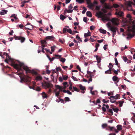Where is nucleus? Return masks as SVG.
<instances>
[{
    "label": "nucleus",
    "instance_id": "9b49d317",
    "mask_svg": "<svg viewBox=\"0 0 135 135\" xmlns=\"http://www.w3.org/2000/svg\"><path fill=\"white\" fill-rule=\"evenodd\" d=\"M112 79L114 81L116 82L115 83L116 84L119 81V79L117 76H114L112 78Z\"/></svg>",
    "mask_w": 135,
    "mask_h": 135
},
{
    "label": "nucleus",
    "instance_id": "c9c22d12",
    "mask_svg": "<svg viewBox=\"0 0 135 135\" xmlns=\"http://www.w3.org/2000/svg\"><path fill=\"white\" fill-rule=\"evenodd\" d=\"M112 109L115 112H117L119 110L117 108H113Z\"/></svg>",
    "mask_w": 135,
    "mask_h": 135
},
{
    "label": "nucleus",
    "instance_id": "7c9ffc66",
    "mask_svg": "<svg viewBox=\"0 0 135 135\" xmlns=\"http://www.w3.org/2000/svg\"><path fill=\"white\" fill-rule=\"evenodd\" d=\"M66 59L62 57L61 58L60 61L62 63H64Z\"/></svg>",
    "mask_w": 135,
    "mask_h": 135
},
{
    "label": "nucleus",
    "instance_id": "4d7b16f0",
    "mask_svg": "<svg viewBox=\"0 0 135 135\" xmlns=\"http://www.w3.org/2000/svg\"><path fill=\"white\" fill-rule=\"evenodd\" d=\"M87 72L88 74L89 75V76H92L91 74L92 73V72H91L89 71H87Z\"/></svg>",
    "mask_w": 135,
    "mask_h": 135
},
{
    "label": "nucleus",
    "instance_id": "0e129e2a",
    "mask_svg": "<svg viewBox=\"0 0 135 135\" xmlns=\"http://www.w3.org/2000/svg\"><path fill=\"white\" fill-rule=\"evenodd\" d=\"M87 17H84L83 18V21H84L85 22H86L87 21Z\"/></svg>",
    "mask_w": 135,
    "mask_h": 135
},
{
    "label": "nucleus",
    "instance_id": "1a4fd4ad",
    "mask_svg": "<svg viewBox=\"0 0 135 135\" xmlns=\"http://www.w3.org/2000/svg\"><path fill=\"white\" fill-rule=\"evenodd\" d=\"M55 87L56 89L55 90V91H57V89H59V90L56 92L57 93H59L60 94V91H62V87L58 85H55Z\"/></svg>",
    "mask_w": 135,
    "mask_h": 135
},
{
    "label": "nucleus",
    "instance_id": "58836bf2",
    "mask_svg": "<svg viewBox=\"0 0 135 135\" xmlns=\"http://www.w3.org/2000/svg\"><path fill=\"white\" fill-rule=\"evenodd\" d=\"M71 78L75 81H78V79L76 78L75 77H74L73 76H72L71 77Z\"/></svg>",
    "mask_w": 135,
    "mask_h": 135
},
{
    "label": "nucleus",
    "instance_id": "de8ad7c7",
    "mask_svg": "<svg viewBox=\"0 0 135 135\" xmlns=\"http://www.w3.org/2000/svg\"><path fill=\"white\" fill-rule=\"evenodd\" d=\"M95 28V27L93 26H91L90 27V29L91 30H93Z\"/></svg>",
    "mask_w": 135,
    "mask_h": 135
},
{
    "label": "nucleus",
    "instance_id": "09e8293b",
    "mask_svg": "<svg viewBox=\"0 0 135 135\" xmlns=\"http://www.w3.org/2000/svg\"><path fill=\"white\" fill-rule=\"evenodd\" d=\"M98 63H99L100 62L101 58L100 57H99L96 59Z\"/></svg>",
    "mask_w": 135,
    "mask_h": 135
},
{
    "label": "nucleus",
    "instance_id": "e2e57ef3",
    "mask_svg": "<svg viewBox=\"0 0 135 135\" xmlns=\"http://www.w3.org/2000/svg\"><path fill=\"white\" fill-rule=\"evenodd\" d=\"M56 71H58L59 70H61L60 67H57L56 68Z\"/></svg>",
    "mask_w": 135,
    "mask_h": 135
},
{
    "label": "nucleus",
    "instance_id": "a18cd8bd",
    "mask_svg": "<svg viewBox=\"0 0 135 135\" xmlns=\"http://www.w3.org/2000/svg\"><path fill=\"white\" fill-rule=\"evenodd\" d=\"M68 8L70 9H72L73 8L72 4H70Z\"/></svg>",
    "mask_w": 135,
    "mask_h": 135
},
{
    "label": "nucleus",
    "instance_id": "a211bd4d",
    "mask_svg": "<svg viewBox=\"0 0 135 135\" xmlns=\"http://www.w3.org/2000/svg\"><path fill=\"white\" fill-rule=\"evenodd\" d=\"M86 15L88 16L89 17H91L92 16V14L91 13V12L90 11H87L86 13Z\"/></svg>",
    "mask_w": 135,
    "mask_h": 135
},
{
    "label": "nucleus",
    "instance_id": "0eeeda50",
    "mask_svg": "<svg viewBox=\"0 0 135 135\" xmlns=\"http://www.w3.org/2000/svg\"><path fill=\"white\" fill-rule=\"evenodd\" d=\"M110 29L113 33V37L116 34V31L118 30V28L116 27L112 26Z\"/></svg>",
    "mask_w": 135,
    "mask_h": 135
},
{
    "label": "nucleus",
    "instance_id": "6e6552de",
    "mask_svg": "<svg viewBox=\"0 0 135 135\" xmlns=\"http://www.w3.org/2000/svg\"><path fill=\"white\" fill-rule=\"evenodd\" d=\"M62 31L63 33L64 34L66 33V32L70 34H72V31L70 28L67 29L66 28H64L62 30Z\"/></svg>",
    "mask_w": 135,
    "mask_h": 135
},
{
    "label": "nucleus",
    "instance_id": "4be33fe9",
    "mask_svg": "<svg viewBox=\"0 0 135 135\" xmlns=\"http://www.w3.org/2000/svg\"><path fill=\"white\" fill-rule=\"evenodd\" d=\"M11 17H13L14 18L15 20V22H17L16 21V20H17L18 18L16 16V15L15 14H12L11 16Z\"/></svg>",
    "mask_w": 135,
    "mask_h": 135
},
{
    "label": "nucleus",
    "instance_id": "6ab92c4d",
    "mask_svg": "<svg viewBox=\"0 0 135 135\" xmlns=\"http://www.w3.org/2000/svg\"><path fill=\"white\" fill-rule=\"evenodd\" d=\"M117 128L118 131H120L122 129V126L120 125H118L117 126Z\"/></svg>",
    "mask_w": 135,
    "mask_h": 135
},
{
    "label": "nucleus",
    "instance_id": "2f4dec72",
    "mask_svg": "<svg viewBox=\"0 0 135 135\" xmlns=\"http://www.w3.org/2000/svg\"><path fill=\"white\" fill-rule=\"evenodd\" d=\"M115 99H119L120 98V95L119 94H117L115 96Z\"/></svg>",
    "mask_w": 135,
    "mask_h": 135
},
{
    "label": "nucleus",
    "instance_id": "cd10ccee",
    "mask_svg": "<svg viewBox=\"0 0 135 135\" xmlns=\"http://www.w3.org/2000/svg\"><path fill=\"white\" fill-rule=\"evenodd\" d=\"M62 78L64 80H66L68 78V76H66L65 75H62Z\"/></svg>",
    "mask_w": 135,
    "mask_h": 135
},
{
    "label": "nucleus",
    "instance_id": "2eb2a0df",
    "mask_svg": "<svg viewBox=\"0 0 135 135\" xmlns=\"http://www.w3.org/2000/svg\"><path fill=\"white\" fill-rule=\"evenodd\" d=\"M99 31L101 33H102L104 34H105L106 33V31L104 29L100 28L99 29Z\"/></svg>",
    "mask_w": 135,
    "mask_h": 135
},
{
    "label": "nucleus",
    "instance_id": "603ef678",
    "mask_svg": "<svg viewBox=\"0 0 135 135\" xmlns=\"http://www.w3.org/2000/svg\"><path fill=\"white\" fill-rule=\"evenodd\" d=\"M66 11H67V12L68 13H72L73 12V10H71V9H69V10H67V9H66Z\"/></svg>",
    "mask_w": 135,
    "mask_h": 135
},
{
    "label": "nucleus",
    "instance_id": "a878e982",
    "mask_svg": "<svg viewBox=\"0 0 135 135\" xmlns=\"http://www.w3.org/2000/svg\"><path fill=\"white\" fill-rule=\"evenodd\" d=\"M60 17V19L62 21H63L66 18V17L62 15H61Z\"/></svg>",
    "mask_w": 135,
    "mask_h": 135
},
{
    "label": "nucleus",
    "instance_id": "bb28decb",
    "mask_svg": "<svg viewBox=\"0 0 135 135\" xmlns=\"http://www.w3.org/2000/svg\"><path fill=\"white\" fill-rule=\"evenodd\" d=\"M73 88L75 91H76L77 92H79L80 91L79 89H78L75 87L73 86Z\"/></svg>",
    "mask_w": 135,
    "mask_h": 135
},
{
    "label": "nucleus",
    "instance_id": "f8f14e48",
    "mask_svg": "<svg viewBox=\"0 0 135 135\" xmlns=\"http://www.w3.org/2000/svg\"><path fill=\"white\" fill-rule=\"evenodd\" d=\"M107 113L110 115L111 116L113 114L112 110L111 109H109L107 110Z\"/></svg>",
    "mask_w": 135,
    "mask_h": 135
},
{
    "label": "nucleus",
    "instance_id": "f03ea898",
    "mask_svg": "<svg viewBox=\"0 0 135 135\" xmlns=\"http://www.w3.org/2000/svg\"><path fill=\"white\" fill-rule=\"evenodd\" d=\"M11 65L18 71H23V70L21 68V67H22V68L26 71V74L28 73H31V70L29 69L28 67L24 65L23 63H20L19 65L12 63Z\"/></svg>",
    "mask_w": 135,
    "mask_h": 135
},
{
    "label": "nucleus",
    "instance_id": "49530a36",
    "mask_svg": "<svg viewBox=\"0 0 135 135\" xmlns=\"http://www.w3.org/2000/svg\"><path fill=\"white\" fill-rule=\"evenodd\" d=\"M68 83L67 82H65L63 83V84L64 85H66L67 86H68L69 85L68 84Z\"/></svg>",
    "mask_w": 135,
    "mask_h": 135
},
{
    "label": "nucleus",
    "instance_id": "8fccbe9b",
    "mask_svg": "<svg viewBox=\"0 0 135 135\" xmlns=\"http://www.w3.org/2000/svg\"><path fill=\"white\" fill-rule=\"evenodd\" d=\"M100 102H101L100 101V100L99 99H98L96 101V102L95 104H97V103H99Z\"/></svg>",
    "mask_w": 135,
    "mask_h": 135
},
{
    "label": "nucleus",
    "instance_id": "6e6d98bb",
    "mask_svg": "<svg viewBox=\"0 0 135 135\" xmlns=\"http://www.w3.org/2000/svg\"><path fill=\"white\" fill-rule=\"evenodd\" d=\"M90 78L89 79L88 81V83H89L90 82V81H91L92 80V76H90Z\"/></svg>",
    "mask_w": 135,
    "mask_h": 135
},
{
    "label": "nucleus",
    "instance_id": "f704fd0d",
    "mask_svg": "<svg viewBox=\"0 0 135 135\" xmlns=\"http://www.w3.org/2000/svg\"><path fill=\"white\" fill-rule=\"evenodd\" d=\"M83 8H84V10L82 11V13L83 14H84L85 13V12L87 10L86 8L85 7H83Z\"/></svg>",
    "mask_w": 135,
    "mask_h": 135
},
{
    "label": "nucleus",
    "instance_id": "052dcab7",
    "mask_svg": "<svg viewBox=\"0 0 135 135\" xmlns=\"http://www.w3.org/2000/svg\"><path fill=\"white\" fill-rule=\"evenodd\" d=\"M41 90V89L39 87H37L36 88V90L37 91H40Z\"/></svg>",
    "mask_w": 135,
    "mask_h": 135
},
{
    "label": "nucleus",
    "instance_id": "ea45409f",
    "mask_svg": "<svg viewBox=\"0 0 135 135\" xmlns=\"http://www.w3.org/2000/svg\"><path fill=\"white\" fill-rule=\"evenodd\" d=\"M124 102L123 101H119V106L120 107H121L122 106Z\"/></svg>",
    "mask_w": 135,
    "mask_h": 135
},
{
    "label": "nucleus",
    "instance_id": "dca6fc26",
    "mask_svg": "<svg viewBox=\"0 0 135 135\" xmlns=\"http://www.w3.org/2000/svg\"><path fill=\"white\" fill-rule=\"evenodd\" d=\"M69 83L70 85L69 89V90H71L72 89V86L73 83L70 80L69 81Z\"/></svg>",
    "mask_w": 135,
    "mask_h": 135
},
{
    "label": "nucleus",
    "instance_id": "9d476101",
    "mask_svg": "<svg viewBox=\"0 0 135 135\" xmlns=\"http://www.w3.org/2000/svg\"><path fill=\"white\" fill-rule=\"evenodd\" d=\"M132 2L130 1H129L126 2V4L128 8V7H130L131 9V7L132 6Z\"/></svg>",
    "mask_w": 135,
    "mask_h": 135
},
{
    "label": "nucleus",
    "instance_id": "423d86ee",
    "mask_svg": "<svg viewBox=\"0 0 135 135\" xmlns=\"http://www.w3.org/2000/svg\"><path fill=\"white\" fill-rule=\"evenodd\" d=\"M14 37L16 40H20L21 42V43L23 42L25 40V37L21 36H14Z\"/></svg>",
    "mask_w": 135,
    "mask_h": 135
},
{
    "label": "nucleus",
    "instance_id": "b1692460",
    "mask_svg": "<svg viewBox=\"0 0 135 135\" xmlns=\"http://www.w3.org/2000/svg\"><path fill=\"white\" fill-rule=\"evenodd\" d=\"M31 73L32 74L36 75H37V72L33 70H31Z\"/></svg>",
    "mask_w": 135,
    "mask_h": 135
},
{
    "label": "nucleus",
    "instance_id": "774afa93",
    "mask_svg": "<svg viewBox=\"0 0 135 135\" xmlns=\"http://www.w3.org/2000/svg\"><path fill=\"white\" fill-rule=\"evenodd\" d=\"M113 72L116 75H117L118 74V72L117 70L116 71L115 70H113Z\"/></svg>",
    "mask_w": 135,
    "mask_h": 135
},
{
    "label": "nucleus",
    "instance_id": "ddd939ff",
    "mask_svg": "<svg viewBox=\"0 0 135 135\" xmlns=\"http://www.w3.org/2000/svg\"><path fill=\"white\" fill-rule=\"evenodd\" d=\"M55 38V37L53 36H49L46 37L45 39L46 40H52Z\"/></svg>",
    "mask_w": 135,
    "mask_h": 135
},
{
    "label": "nucleus",
    "instance_id": "412c9836",
    "mask_svg": "<svg viewBox=\"0 0 135 135\" xmlns=\"http://www.w3.org/2000/svg\"><path fill=\"white\" fill-rule=\"evenodd\" d=\"M134 36L133 35H132L131 34L129 33L127 35V39L131 38L133 37Z\"/></svg>",
    "mask_w": 135,
    "mask_h": 135
},
{
    "label": "nucleus",
    "instance_id": "79ce46f5",
    "mask_svg": "<svg viewBox=\"0 0 135 135\" xmlns=\"http://www.w3.org/2000/svg\"><path fill=\"white\" fill-rule=\"evenodd\" d=\"M123 59L125 62H126V61L128 59L127 57L123 56Z\"/></svg>",
    "mask_w": 135,
    "mask_h": 135
},
{
    "label": "nucleus",
    "instance_id": "4c0bfd02",
    "mask_svg": "<svg viewBox=\"0 0 135 135\" xmlns=\"http://www.w3.org/2000/svg\"><path fill=\"white\" fill-rule=\"evenodd\" d=\"M65 100L66 101H70V99L68 97H66L64 98Z\"/></svg>",
    "mask_w": 135,
    "mask_h": 135
},
{
    "label": "nucleus",
    "instance_id": "69168bd1",
    "mask_svg": "<svg viewBox=\"0 0 135 135\" xmlns=\"http://www.w3.org/2000/svg\"><path fill=\"white\" fill-rule=\"evenodd\" d=\"M76 68L80 71V72L81 71V69L79 65H78L76 66Z\"/></svg>",
    "mask_w": 135,
    "mask_h": 135
},
{
    "label": "nucleus",
    "instance_id": "338daca9",
    "mask_svg": "<svg viewBox=\"0 0 135 135\" xmlns=\"http://www.w3.org/2000/svg\"><path fill=\"white\" fill-rule=\"evenodd\" d=\"M74 43L73 42H71L69 44V46L70 47H71V46L74 45Z\"/></svg>",
    "mask_w": 135,
    "mask_h": 135
},
{
    "label": "nucleus",
    "instance_id": "a19ab883",
    "mask_svg": "<svg viewBox=\"0 0 135 135\" xmlns=\"http://www.w3.org/2000/svg\"><path fill=\"white\" fill-rule=\"evenodd\" d=\"M55 46H51V50L52 52H54L55 50Z\"/></svg>",
    "mask_w": 135,
    "mask_h": 135
},
{
    "label": "nucleus",
    "instance_id": "473e14b6",
    "mask_svg": "<svg viewBox=\"0 0 135 135\" xmlns=\"http://www.w3.org/2000/svg\"><path fill=\"white\" fill-rule=\"evenodd\" d=\"M107 124L106 123H104L103 124L102 127L103 128H105L107 126Z\"/></svg>",
    "mask_w": 135,
    "mask_h": 135
},
{
    "label": "nucleus",
    "instance_id": "bf43d9fd",
    "mask_svg": "<svg viewBox=\"0 0 135 135\" xmlns=\"http://www.w3.org/2000/svg\"><path fill=\"white\" fill-rule=\"evenodd\" d=\"M102 11L104 13H106L107 12V11L106 9L103 8L102 9Z\"/></svg>",
    "mask_w": 135,
    "mask_h": 135
},
{
    "label": "nucleus",
    "instance_id": "37998d69",
    "mask_svg": "<svg viewBox=\"0 0 135 135\" xmlns=\"http://www.w3.org/2000/svg\"><path fill=\"white\" fill-rule=\"evenodd\" d=\"M105 73L106 74H112V73H111L110 71H109L108 70L105 71Z\"/></svg>",
    "mask_w": 135,
    "mask_h": 135
},
{
    "label": "nucleus",
    "instance_id": "c756f323",
    "mask_svg": "<svg viewBox=\"0 0 135 135\" xmlns=\"http://www.w3.org/2000/svg\"><path fill=\"white\" fill-rule=\"evenodd\" d=\"M113 6L115 8H118L119 7V6L116 4H114L113 5Z\"/></svg>",
    "mask_w": 135,
    "mask_h": 135
},
{
    "label": "nucleus",
    "instance_id": "4468645a",
    "mask_svg": "<svg viewBox=\"0 0 135 135\" xmlns=\"http://www.w3.org/2000/svg\"><path fill=\"white\" fill-rule=\"evenodd\" d=\"M78 86L80 88V89L82 91L86 90V88L85 86H83L81 84H79Z\"/></svg>",
    "mask_w": 135,
    "mask_h": 135
},
{
    "label": "nucleus",
    "instance_id": "3c124183",
    "mask_svg": "<svg viewBox=\"0 0 135 135\" xmlns=\"http://www.w3.org/2000/svg\"><path fill=\"white\" fill-rule=\"evenodd\" d=\"M6 57V59H7L9 61H11L12 60L11 58L9 56H8Z\"/></svg>",
    "mask_w": 135,
    "mask_h": 135
},
{
    "label": "nucleus",
    "instance_id": "e433bc0d",
    "mask_svg": "<svg viewBox=\"0 0 135 135\" xmlns=\"http://www.w3.org/2000/svg\"><path fill=\"white\" fill-rule=\"evenodd\" d=\"M41 43L42 44H46V41L45 40H41Z\"/></svg>",
    "mask_w": 135,
    "mask_h": 135
},
{
    "label": "nucleus",
    "instance_id": "20e7f679",
    "mask_svg": "<svg viewBox=\"0 0 135 135\" xmlns=\"http://www.w3.org/2000/svg\"><path fill=\"white\" fill-rule=\"evenodd\" d=\"M42 86L43 87H44V88L47 89V88H49L47 91L48 93H50L51 92V88H52L53 85L52 84L48 82L45 81L44 83H42Z\"/></svg>",
    "mask_w": 135,
    "mask_h": 135
},
{
    "label": "nucleus",
    "instance_id": "864d4df0",
    "mask_svg": "<svg viewBox=\"0 0 135 135\" xmlns=\"http://www.w3.org/2000/svg\"><path fill=\"white\" fill-rule=\"evenodd\" d=\"M78 32L76 31H73V32H72L71 34L72 35H74L75 34V33H78Z\"/></svg>",
    "mask_w": 135,
    "mask_h": 135
},
{
    "label": "nucleus",
    "instance_id": "393cba45",
    "mask_svg": "<svg viewBox=\"0 0 135 135\" xmlns=\"http://www.w3.org/2000/svg\"><path fill=\"white\" fill-rule=\"evenodd\" d=\"M108 128H109V130L110 131H111L113 130H114L115 128L113 127H111L110 126H108Z\"/></svg>",
    "mask_w": 135,
    "mask_h": 135
},
{
    "label": "nucleus",
    "instance_id": "5701e85b",
    "mask_svg": "<svg viewBox=\"0 0 135 135\" xmlns=\"http://www.w3.org/2000/svg\"><path fill=\"white\" fill-rule=\"evenodd\" d=\"M42 79V77L41 76H38L36 78V80H41Z\"/></svg>",
    "mask_w": 135,
    "mask_h": 135
},
{
    "label": "nucleus",
    "instance_id": "f3484780",
    "mask_svg": "<svg viewBox=\"0 0 135 135\" xmlns=\"http://www.w3.org/2000/svg\"><path fill=\"white\" fill-rule=\"evenodd\" d=\"M7 12V10H6L5 9L3 10L1 12L0 14L1 15H4L6 14Z\"/></svg>",
    "mask_w": 135,
    "mask_h": 135
},
{
    "label": "nucleus",
    "instance_id": "c03bdc74",
    "mask_svg": "<svg viewBox=\"0 0 135 135\" xmlns=\"http://www.w3.org/2000/svg\"><path fill=\"white\" fill-rule=\"evenodd\" d=\"M76 1L78 2L79 3H82L84 2V1L83 0H76Z\"/></svg>",
    "mask_w": 135,
    "mask_h": 135
},
{
    "label": "nucleus",
    "instance_id": "aec40b11",
    "mask_svg": "<svg viewBox=\"0 0 135 135\" xmlns=\"http://www.w3.org/2000/svg\"><path fill=\"white\" fill-rule=\"evenodd\" d=\"M42 95L43 98H46L47 97V94L44 92L42 93Z\"/></svg>",
    "mask_w": 135,
    "mask_h": 135
},
{
    "label": "nucleus",
    "instance_id": "39448f33",
    "mask_svg": "<svg viewBox=\"0 0 135 135\" xmlns=\"http://www.w3.org/2000/svg\"><path fill=\"white\" fill-rule=\"evenodd\" d=\"M115 15H117L118 17H123L124 16V13L121 11L116 9Z\"/></svg>",
    "mask_w": 135,
    "mask_h": 135
},
{
    "label": "nucleus",
    "instance_id": "5fc2aeb1",
    "mask_svg": "<svg viewBox=\"0 0 135 135\" xmlns=\"http://www.w3.org/2000/svg\"><path fill=\"white\" fill-rule=\"evenodd\" d=\"M59 80L61 82H62L63 81V79L61 77H59Z\"/></svg>",
    "mask_w": 135,
    "mask_h": 135
},
{
    "label": "nucleus",
    "instance_id": "13d9d810",
    "mask_svg": "<svg viewBox=\"0 0 135 135\" xmlns=\"http://www.w3.org/2000/svg\"><path fill=\"white\" fill-rule=\"evenodd\" d=\"M107 25L108 27L110 28H111L112 26L110 25V23L108 22L107 23Z\"/></svg>",
    "mask_w": 135,
    "mask_h": 135
},
{
    "label": "nucleus",
    "instance_id": "c85d7f7f",
    "mask_svg": "<svg viewBox=\"0 0 135 135\" xmlns=\"http://www.w3.org/2000/svg\"><path fill=\"white\" fill-rule=\"evenodd\" d=\"M90 33V32H89V33H85L84 34V36L85 38L87 37L88 36H90L91 35L90 34H89Z\"/></svg>",
    "mask_w": 135,
    "mask_h": 135
},
{
    "label": "nucleus",
    "instance_id": "680f3d73",
    "mask_svg": "<svg viewBox=\"0 0 135 135\" xmlns=\"http://www.w3.org/2000/svg\"><path fill=\"white\" fill-rule=\"evenodd\" d=\"M102 110L104 112H105L106 111V110L105 108L104 107H102Z\"/></svg>",
    "mask_w": 135,
    "mask_h": 135
},
{
    "label": "nucleus",
    "instance_id": "f257e3e1",
    "mask_svg": "<svg viewBox=\"0 0 135 135\" xmlns=\"http://www.w3.org/2000/svg\"><path fill=\"white\" fill-rule=\"evenodd\" d=\"M96 15L97 16H98V18H102V20L104 22H105V21H110L115 25H118L119 24V20L118 19L113 18L110 20L109 17L106 16L107 15L106 14H104L103 13L101 12L97 13Z\"/></svg>",
    "mask_w": 135,
    "mask_h": 135
},
{
    "label": "nucleus",
    "instance_id": "72a5a7b5",
    "mask_svg": "<svg viewBox=\"0 0 135 135\" xmlns=\"http://www.w3.org/2000/svg\"><path fill=\"white\" fill-rule=\"evenodd\" d=\"M114 59H115V62L116 65H117L118 66V65L119 63H118V61L117 58L116 57H115L114 58Z\"/></svg>",
    "mask_w": 135,
    "mask_h": 135
},
{
    "label": "nucleus",
    "instance_id": "7ed1b4c3",
    "mask_svg": "<svg viewBox=\"0 0 135 135\" xmlns=\"http://www.w3.org/2000/svg\"><path fill=\"white\" fill-rule=\"evenodd\" d=\"M17 74L20 75V78L21 82L22 83L23 82H24L28 84L30 83L31 79V77L28 75H21L22 74V73H18Z\"/></svg>",
    "mask_w": 135,
    "mask_h": 135
}]
</instances>
